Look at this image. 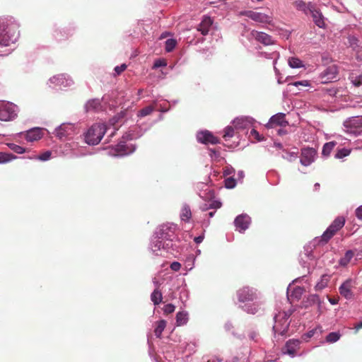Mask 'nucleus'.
Returning <instances> with one entry per match:
<instances>
[{"label": "nucleus", "mask_w": 362, "mask_h": 362, "mask_svg": "<svg viewBox=\"0 0 362 362\" xmlns=\"http://www.w3.org/2000/svg\"><path fill=\"white\" fill-rule=\"evenodd\" d=\"M236 185V180L233 177L225 179V187L227 189H233Z\"/></svg>", "instance_id": "49"}, {"label": "nucleus", "mask_w": 362, "mask_h": 362, "mask_svg": "<svg viewBox=\"0 0 362 362\" xmlns=\"http://www.w3.org/2000/svg\"><path fill=\"white\" fill-rule=\"evenodd\" d=\"M341 336L339 332H332L327 335L325 340L329 344L335 343L339 340Z\"/></svg>", "instance_id": "40"}, {"label": "nucleus", "mask_w": 362, "mask_h": 362, "mask_svg": "<svg viewBox=\"0 0 362 362\" xmlns=\"http://www.w3.org/2000/svg\"><path fill=\"white\" fill-rule=\"evenodd\" d=\"M257 56L258 57H264L267 59H274L273 65H274V69L275 73H276V74H279V71L276 67L277 59L279 58V56L277 52H274L272 53L258 52Z\"/></svg>", "instance_id": "31"}, {"label": "nucleus", "mask_w": 362, "mask_h": 362, "mask_svg": "<svg viewBox=\"0 0 362 362\" xmlns=\"http://www.w3.org/2000/svg\"><path fill=\"white\" fill-rule=\"evenodd\" d=\"M177 45V41L175 39H168L165 42V49L167 52H172Z\"/></svg>", "instance_id": "43"}, {"label": "nucleus", "mask_w": 362, "mask_h": 362, "mask_svg": "<svg viewBox=\"0 0 362 362\" xmlns=\"http://www.w3.org/2000/svg\"><path fill=\"white\" fill-rule=\"evenodd\" d=\"M237 296L240 302H251L257 298V293L253 288L244 286L237 291Z\"/></svg>", "instance_id": "14"}, {"label": "nucleus", "mask_w": 362, "mask_h": 362, "mask_svg": "<svg viewBox=\"0 0 362 362\" xmlns=\"http://www.w3.org/2000/svg\"><path fill=\"white\" fill-rule=\"evenodd\" d=\"M322 242V240H320V238L317 237L315 238L313 242L310 243L309 244L304 247V255L308 259L313 260L315 258L313 250L315 247L317 243L318 244Z\"/></svg>", "instance_id": "28"}, {"label": "nucleus", "mask_w": 362, "mask_h": 362, "mask_svg": "<svg viewBox=\"0 0 362 362\" xmlns=\"http://www.w3.org/2000/svg\"><path fill=\"white\" fill-rule=\"evenodd\" d=\"M107 128L104 123H95L84 134V139L88 145L95 146L100 143Z\"/></svg>", "instance_id": "3"}, {"label": "nucleus", "mask_w": 362, "mask_h": 362, "mask_svg": "<svg viewBox=\"0 0 362 362\" xmlns=\"http://www.w3.org/2000/svg\"><path fill=\"white\" fill-rule=\"evenodd\" d=\"M170 267L173 271L177 272L180 269L181 264L178 262H173L170 264Z\"/></svg>", "instance_id": "61"}, {"label": "nucleus", "mask_w": 362, "mask_h": 362, "mask_svg": "<svg viewBox=\"0 0 362 362\" xmlns=\"http://www.w3.org/2000/svg\"><path fill=\"white\" fill-rule=\"evenodd\" d=\"M163 296L161 292L158 289L155 288L151 295V300L154 305H158L162 301Z\"/></svg>", "instance_id": "36"}, {"label": "nucleus", "mask_w": 362, "mask_h": 362, "mask_svg": "<svg viewBox=\"0 0 362 362\" xmlns=\"http://www.w3.org/2000/svg\"><path fill=\"white\" fill-rule=\"evenodd\" d=\"M289 85H292V86H296V87H298L299 86H305V87H308V86H310V82L308 81H307V80L295 81L293 83H289Z\"/></svg>", "instance_id": "54"}, {"label": "nucleus", "mask_w": 362, "mask_h": 362, "mask_svg": "<svg viewBox=\"0 0 362 362\" xmlns=\"http://www.w3.org/2000/svg\"><path fill=\"white\" fill-rule=\"evenodd\" d=\"M322 332V327L321 326H317L314 329H310L308 332L303 334L302 335V339L308 341L309 339L315 336V334L320 335Z\"/></svg>", "instance_id": "32"}, {"label": "nucleus", "mask_w": 362, "mask_h": 362, "mask_svg": "<svg viewBox=\"0 0 362 362\" xmlns=\"http://www.w3.org/2000/svg\"><path fill=\"white\" fill-rule=\"evenodd\" d=\"M300 344L299 339H292L286 341L284 347V354H287L292 358L295 356L296 350L298 349Z\"/></svg>", "instance_id": "24"}, {"label": "nucleus", "mask_w": 362, "mask_h": 362, "mask_svg": "<svg viewBox=\"0 0 362 362\" xmlns=\"http://www.w3.org/2000/svg\"><path fill=\"white\" fill-rule=\"evenodd\" d=\"M195 260L196 258L194 255H189L187 257L185 262V267L187 272L191 271L194 268Z\"/></svg>", "instance_id": "39"}, {"label": "nucleus", "mask_w": 362, "mask_h": 362, "mask_svg": "<svg viewBox=\"0 0 362 362\" xmlns=\"http://www.w3.org/2000/svg\"><path fill=\"white\" fill-rule=\"evenodd\" d=\"M102 108L101 101L98 98L89 100L85 105V109L87 112L95 111L98 112Z\"/></svg>", "instance_id": "29"}, {"label": "nucleus", "mask_w": 362, "mask_h": 362, "mask_svg": "<svg viewBox=\"0 0 362 362\" xmlns=\"http://www.w3.org/2000/svg\"><path fill=\"white\" fill-rule=\"evenodd\" d=\"M248 337L250 340L257 341L258 339V334L255 331L250 332Z\"/></svg>", "instance_id": "64"}, {"label": "nucleus", "mask_w": 362, "mask_h": 362, "mask_svg": "<svg viewBox=\"0 0 362 362\" xmlns=\"http://www.w3.org/2000/svg\"><path fill=\"white\" fill-rule=\"evenodd\" d=\"M337 142L334 141L325 143L322 147V154L325 157H327L330 155L332 151L337 145Z\"/></svg>", "instance_id": "35"}, {"label": "nucleus", "mask_w": 362, "mask_h": 362, "mask_svg": "<svg viewBox=\"0 0 362 362\" xmlns=\"http://www.w3.org/2000/svg\"><path fill=\"white\" fill-rule=\"evenodd\" d=\"M351 153V150L349 148H343L339 149L336 154L334 155V158L337 159H341L344 157L348 156Z\"/></svg>", "instance_id": "44"}, {"label": "nucleus", "mask_w": 362, "mask_h": 362, "mask_svg": "<svg viewBox=\"0 0 362 362\" xmlns=\"http://www.w3.org/2000/svg\"><path fill=\"white\" fill-rule=\"evenodd\" d=\"M166 326V322L164 320H161L157 322V325L154 329L155 335L156 337L160 338L161 337L162 332Z\"/></svg>", "instance_id": "37"}, {"label": "nucleus", "mask_w": 362, "mask_h": 362, "mask_svg": "<svg viewBox=\"0 0 362 362\" xmlns=\"http://www.w3.org/2000/svg\"><path fill=\"white\" fill-rule=\"evenodd\" d=\"M149 249L155 255H163V252H170V250H175L174 247L163 241L162 239L158 238L155 234L151 237Z\"/></svg>", "instance_id": "8"}, {"label": "nucleus", "mask_w": 362, "mask_h": 362, "mask_svg": "<svg viewBox=\"0 0 362 362\" xmlns=\"http://www.w3.org/2000/svg\"><path fill=\"white\" fill-rule=\"evenodd\" d=\"M285 117L286 115L282 112H279L272 116L269 120L268 124H267V127H273L274 125L285 127L288 124V122L286 120Z\"/></svg>", "instance_id": "22"}, {"label": "nucleus", "mask_w": 362, "mask_h": 362, "mask_svg": "<svg viewBox=\"0 0 362 362\" xmlns=\"http://www.w3.org/2000/svg\"><path fill=\"white\" fill-rule=\"evenodd\" d=\"M19 27L13 17H0V47H8L17 42L20 36Z\"/></svg>", "instance_id": "1"}, {"label": "nucleus", "mask_w": 362, "mask_h": 362, "mask_svg": "<svg viewBox=\"0 0 362 362\" xmlns=\"http://www.w3.org/2000/svg\"><path fill=\"white\" fill-rule=\"evenodd\" d=\"M343 127L346 134L358 136L362 133V118L358 116L349 117L344 122Z\"/></svg>", "instance_id": "7"}, {"label": "nucleus", "mask_w": 362, "mask_h": 362, "mask_svg": "<svg viewBox=\"0 0 362 362\" xmlns=\"http://www.w3.org/2000/svg\"><path fill=\"white\" fill-rule=\"evenodd\" d=\"M188 320V313L186 311L178 312L176 315V324L177 326L186 325Z\"/></svg>", "instance_id": "33"}, {"label": "nucleus", "mask_w": 362, "mask_h": 362, "mask_svg": "<svg viewBox=\"0 0 362 362\" xmlns=\"http://www.w3.org/2000/svg\"><path fill=\"white\" fill-rule=\"evenodd\" d=\"M234 136V128L230 126H228L224 129L223 138L227 140Z\"/></svg>", "instance_id": "47"}, {"label": "nucleus", "mask_w": 362, "mask_h": 362, "mask_svg": "<svg viewBox=\"0 0 362 362\" xmlns=\"http://www.w3.org/2000/svg\"><path fill=\"white\" fill-rule=\"evenodd\" d=\"M288 66L292 69H298L303 66V62L297 57H291L288 60Z\"/></svg>", "instance_id": "38"}, {"label": "nucleus", "mask_w": 362, "mask_h": 362, "mask_svg": "<svg viewBox=\"0 0 362 362\" xmlns=\"http://www.w3.org/2000/svg\"><path fill=\"white\" fill-rule=\"evenodd\" d=\"M317 151L315 148H303L301 149L300 162L304 166H309L315 161Z\"/></svg>", "instance_id": "16"}, {"label": "nucleus", "mask_w": 362, "mask_h": 362, "mask_svg": "<svg viewBox=\"0 0 362 362\" xmlns=\"http://www.w3.org/2000/svg\"><path fill=\"white\" fill-rule=\"evenodd\" d=\"M245 310L251 314H255L257 312V308L255 305H245Z\"/></svg>", "instance_id": "59"}, {"label": "nucleus", "mask_w": 362, "mask_h": 362, "mask_svg": "<svg viewBox=\"0 0 362 362\" xmlns=\"http://www.w3.org/2000/svg\"><path fill=\"white\" fill-rule=\"evenodd\" d=\"M213 25V20L209 16H204L197 26V30L203 35H206Z\"/></svg>", "instance_id": "23"}, {"label": "nucleus", "mask_w": 362, "mask_h": 362, "mask_svg": "<svg viewBox=\"0 0 362 362\" xmlns=\"http://www.w3.org/2000/svg\"><path fill=\"white\" fill-rule=\"evenodd\" d=\"M177 225L174 223H165L158 227L154 233L156 237L162 239L171 246L174 247L173 242L176 239Z\"/></svg>", "instance_id": "4"}, {"label": "nucleus", "mask_w": 362, "mask_h": 362, "mask_svg": "<svg viewBox=\"0 0 362 362\" xmlns=\"http://www.w3.org/2000/svg\"><path fill=\"white\" fill-rule=\"evenodd\" d=\"M180 219L185 222H189L192 217V211L188 204H184L180 211Z\"/></svg>", "instance_id": "30"}, {"label": "nucleus", "mask_w": 362, "mask_h": 362, "mask_svg": "<svg viewBox=\"0 0 362 362\" xmlns=\"http://www.w3.org/2000/svg\"><path fill=\"white\" fill-rule=\"evenodd\" d=\"M154 110H155L154 106H152V105L146 106L138 112L137 117H144L147 115H149Z\"/></svg>", "instance_id": "42"}, {"label": "nucleus", "mask_w": 362, "mask_h": 362, "mask_svg": "<svg viewBox=\"0 0 362 362\" xmlns=\"http://www.w3.org/2000/svg\"><path fill=\"white\" fill-rule=\"evenodd\" d=\"M197 139L199 143L204 144H216L220 143L219 139L208 130L198 132Z\"/></svg>", "instance_id": "18"}, {"label": "nucleus", "mask_w": 362, "mask_h": 362, "mask_svg": "<svg viewBox=\"0 0 362 362\" xmlns=\"http://www.w3.org/2000/svg\"><path fill=\"white\" fill-rule=\"evenodd\" d=\"M52 152L47 151L37 156V159L42 161H47L51 158Z\"/></svg>", "instance_id": "52"}, {"label": "nucleus", "mask_w": 362, "mask_h": 362, "mask_svg": "<svg viewBox=\"0 0 362 362\" xmlns=\"http://www.w3.org/2000/svg\"><path fill=\"white\" fill-rule=\"evenodd\" d=\"M221 202H219L218 200H214L209 203V207H210V209H217L221 208Z\"/></svg>", "instance_id": "58"}, {"label": "nucleus", "mask_w": 362, "mask_h": 362, "mask_svg": "<svg viewBox=\"0 0 362 362\" xmlns=\"http://www.w3.org/2000/svg\"><path fill=\"white\" fill-rule=\"evenodd\" d=\"M255 120L250 116L238 117L233 120V124L236 129H245L252 126Z\"/></svg>", "instance_id": "19"}, {"label": "nucleus", "mask_w": 362, "mask_h": 362, "mask_svg": "<svg viewBox=\"0 0 362 362\" xmlns=\"http://www.w3.org/2000/svg\"><path fill=\"white\" fill-rule=\"evenodd\" d=\"M355 215L358 219L362 221V205L356 208L355 211Z\"/></svg>", "instance_id": "63"}, {"label": "nucleus", "mask_w": 362, "mask_h": 362, "mask_svg": "<svg viewBox=\"0 0 362 362\" xmlns=\"http://www.w3.org/2000/svg\"><path fill=\"white\" fill-rule=\"evenodd\" d=\"M353 286L352 280L347 279L339 288V293L346 299H351L353 296L351 288Z\"/></svg>", "instance_id": "25"}, {"label": "nucleus", "mask_w": 362, "mask_h": 362, "mask_svg": "<svg viewBox=\"0 0 362 362\" xmlns=\"http://www.w3.org/2000/svg\"><path fill=\"white\" fill-rule=\"evenodd\" d=\"M8 146L13 152L18 153V154L23 153L25 151V148H23L19 145H17L16 144H13V143L8 144Z\"/></svg>", "instance_id": "45"}, {"label": "nucleus", "mask_w": 362, "mask_h": 362, "mask_svg": "<svg viewBox=\"0 0 362 362\" xmlns=\"http://www.w3.org/2000/svg\"><path fill=\"white\" fill-rule=\"evenodd\" d=\"M18 113V107L15 104L0 101V120L4 122H9L14 120Z\"/></svg>", "instance_id": "6"}, {"label": "nucleus", "mask_w": 362, "mask_h": 362, "mask_svg": "<svg viewBox=\"0 0 362 362\" xmlns=\"http://www.w3.org/2000/svg\"><path fill=\"white\" fill-rule=\"evenodd\" d=\"M295 4L298 10L303 11L305 13H307L308 10L309 11L310 8L306 5V4L303 1L297 0L295 1Z\"/></svg>", "instance_id": "48"}, {"label": "nucleus", "mask_w": 362, "mask_h": 362, "mask_svg": "<svg viewBox=\"0 0 362 362\" xmlns=\"http://www.w3.org/2000/svg\"><path fill=\"white\" fill-rule=\"evenodd\" d=\"M47 84L52 89H63L73 86L74 81L68 74H59L50 77Z\"/></svg>", "instance_id": "5"}, {"label": "nucleus", "mask_w": 362, "mask_h": 362, "mask_svg": "<svg viewBox=\"0 0 362 362\" xmlns=\"http://www.w3.org/2000/svg\"><path fill=\"white\" fill-rule=\"evenodd\" d=\"M344 223L345 219L343 217L336 218L322 235L319 237L322 243H327L344 226Z\"/></svg>", "instance_id": "10"}, {"label": "nucleus", "mask_w": 362, "mask_h": 362, "mask_svg": "<svg viewBox=\"0 0 362 362\" xmlns=\"http://www.w3.org/2000/svg\"><path fill=\"white\" fill-rule=\"evenodd\" d=\"M43 130L44 129L40 127L31 128L24 133L25 139L29 142L37 141L42 137Z\"/></svg>", "instance_id": "21"}, {"label": "nucleus", "mask_w": 362, "mask_h": 362, "mask_svg": "<svg viewBox=\"0 0 362 362\" xmlns=\"http://www.w3.org/2000/svg\"><path fill=\"white\" fill-rule=\"evenodd\" d=\"M175 306L171 303L167 304L163 308V312L167 314L172 313L175 311Z\"/></svg>", "instance_id": "56"}, {"label": "nucleus", "mask_w": 362, "mask_h": 362, "mask_svg": "<svg viewBox=\"0 0 362 362\" xmlns=\"http://www.w3.org/2000/svg\"><path fill=\"white\" fill-rule=\"evenodd\" d=\"M251 223V218L246 214L238 215L234 220L236 230L244 233Z\"/></svg>", "instance_id": "17"}, {"label": "nucleus", "mask_w": 362, "mask_h": 362, "mask_svg": "<svg viewBox=\"0 0 362 362\" xmlns=\"http://www.w3.org/2000/svg\"><path fill=\"white\" fill-rule=\"evenodd\" d=\"M344 223L345 219L343 217L336 218L322 235L319 237L322 243H327L344 226Z\"/></svg>", "instance_id": "9"}, {"label": "nucleus", "mask_w": 362, "mask_h": 362, "mask_svg": "<svg viewBox=\"0 0 362 362\" xmlns=\"http://www.w3.org/2000/svg\"><path fill=\"white\" fill-rule=\"evenodd\" d=\"M142 133L137 131V128L130 129L120 139L117 144L108 148V155L115 157H122L133 153L136 148L135 144H127V141L139 139Z\"/></svg>", "instance_id": "2"}, {"label": "nucleus", "mask_w": 362, "mask_h": 362, "mask_svg": "<svg viewBox=\"0 0 362 362\" xmlns=\"http://www.w3.org/2000/svg\"><path fill=\"white\" fill-rule=\"evenodd\" d=\"M234 173H235V169L232 166L227 165L225 167V168L223 170L224 176L231 175H233Z\"/></svg>", "instance_id": "57"}, {"label": "nucleus", "mask_w": 362, "mask_h": 362, "mask_svg": "<svg viewBox=\"0 0 362 362\" xmlns=\"http://www.w3.org/2000/svg\"><path fill=\"white\" fill-rule=\"evenodd\" d=\"M16 156L8 153L0 152V163H6L16 159Z\"/></svg>", "instance_id": "41"}, {"label": "nucleus", "mask_w": 362, "mask_h": 362, "mask_svg": "<svg viewBox=\"0 0 362 362\" xmlns=\"http://www.w3.org/2000/svg\"><path fill=\"white\" fill-rule=\"evenodd\" d=\"M206 362H225L223 361V358L218 356H213L209 359H207Z\"/></svg>", "instance_id": "62"}, {"label": "nucleus", "mask_w": 362, "mask_h": 362, "mask_svg": "<svg viewBox=\"0 0 362 362\" xmlns=\"http://www.w3.org/2000/svg\"><path fill=\"white\" fill-rule=\"evenodd\" d=\"M241 14L251 20L264 24L272 25L273 18L272 16L267 15L262 12L254 11L252 10L244 11Z\"/></svg>", "instance_id": "12"}, {"label": "nucleus", "mask_w": 362, "mask_h": 362, "mask_svg": "<svg viewBox=\"0 0 362 362\" xmlns=\"http://www.w3.org/2000/svg\"><path fill=\"white\" fill-rule=\"evenodd\" d=\"M250 136H253L258 141H261L263 140V137L255 129H252L250 131Z\"/></svg>", "instance_id": "60"}, {"label": "nucleus", "mask_w": 362, "mask_h": 362, "mask_svg": "<svg viewBox=\"0 0 362 362\" xmlns=\"http://www.w3.org/2000/svg\"><path fill=\"white\" fill-rule=\"evenodd\" d=\"M76 29L74 23L70 24L68 27L62 28L57 24L54 25L52 35L54 37L62 41L71 37Z\"/></svg>", "instance_id": "13"}, {"label": "nucleus", "mask_w": 362, "mask_h": 362, "mask_svg": "<svg viewBox=\"0 0 362 362\" xmlns=\"http://www.w3.org/2000/svg\"><path fill=\"white\" fill-rule=\"evenodd\" d=\"M352 84L356 87L362 86V74L356 76H352L351 78Z\"/></svg>", "instance_id": "51"}, {"label": "nucleus", "mask_w": 362, "mask_h": 362, "mask_svg": "<svg viewBox=\"0 0 362 362\" xmlns=\"http://www.w3.org/2000/svg\"><path fill=\"white\" fill-rule=\"evenodd\" d=\"M354 253L352 250H347L345 252L344 256L342 257L341 258H340V259L339 260V264L342 267L347 266L348 264L350 262V261L354 257Z\"/></svg>", "instance_id": "34"}, {"label": "nucleus", "mask_w": 362, "mask_h": 362, "mask_svg": "<svg viewBox=\"0 0 362 362\" xmlns=\"http://www.w3.org/2000/svg\"><path fill=\"white\" fill-rule=\"evenodd\" d=\"M338 68L336 65H331L327 67L322 73V78H325V82L332 81L337 78Z\"/></svg>", "instance_id": "27"}, {"label": "nucleus", "mask_w": 362, "mask_h": 362, "mask_svg": "<svg viewBox=\"0 0 362 362\" xmlns=\"http://www.w3.org/2000/svg\"><path fill=\"white\" fill-rule=\"evenodd\" d=\"M303 293V288L300 286H297L293 288V291L291 293V296L293 297L296 299H300L302 294Z\"/></svg>", "instance_id": "46"}, {"label": "nucleus", "mask_w": 362, "mask_h": 362, "mask_svg": "<svg viewBox=\"0 0 362 362\" xmlns=\"http://www.w3.org/2000/svg\"><path fill=\"white\" fill-rule=\"evenodd\" d=\"M166 65H167V64L164 59H159L154 62L153 69H158L160 67H163V66H165Z\"/></svg>", "instance_id": "55"}, {"label": "nucleus", "mask_w": 362, "mask_h": 362, "mask_svg": "<svg viewBox=\"0 0 362 362\" xmlns=\"http://www.w3.org/2000/svg\"><path fill=\"white\" fill-rule=\"evenodd\" d=\"M309 11L311 14V16L313 19L315 24L320 28H325V23L324 21V17L322 13L320 11V10L315 9L313 6H311V8H309Z\"/></svg>", "instance_id": "26"}, {"label": "nucleus", "mask_w": 362, "mask_h": 362, "mask_svg": "<svg viewBox=\"0 0 362 362\" xmlns=\"http://www.w3.org/2000/svg\"><path fill=\"white\" fill-rule=\"evenodd\" d=\"M274 325L273 326L274 337L277 340L279 336L284 337L286 335L290 325V321L286 319H280L279 315L276 314L274 317Z\"/></svg>", "instance_id": "11"}, {"label": "nucleus", "mask_w": 362, "mask_h": 362, "mask_svg": "<svg viewBox=\"0 0 362 362\" xmlns=\"http://www.w3.org/2000/svg\"><path fill=\"white\" fill-rule=\"evenodd\" d=\"M127 69L126 64H122L120 66H116L114 69L115 76L120 75Z\"/></svg>", "instance_id": "53"}, {"label": "nucleus", "mask_w": 362, "mask_h": 362, "mask_svg": "<svg viewBox=\"0 0 362 362\" xmlns=\"http://www.w3.org/2000/svg\"><path fill=\"white\" fill-rule=\"evenodd\" d=\"M293 309H288L286 311L279 312L278 313V315H279V317H280V319H286V320H288L291 315L293 314Z\"/></svg>", "instance_id": "50"}, {"label": "nucleus", "mask_w": 362, "mask_h": 362, "mask_svg": "<svg viewBox=\"0 0 362 362\" xmlns=\"http://www.w3.org/2000/svg\"><path fill=\"white\" fill-rule=\"evenodd\" d=\"M251 35L259 42L264 45H272L275 43L273 37L266 33L252 30L251 31Z\"/></svg>", "instance_id": "20"}, {"label": "nucleus", "mask_w": 362, "mask_h": 362, "mask_svg": "<svg viewBox=\"0 0 362 362\" xmlns=\"http://www.w3.org/2000/svg\"><path fill=\"white\" fill-rule=\"evenodd\" d=\"M75 127L73 124L63 123L55 129V135L61 140H65L74 134Z\"/></svg>", "instance_id": "15"}]
</instances>
